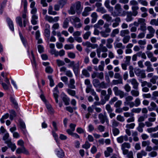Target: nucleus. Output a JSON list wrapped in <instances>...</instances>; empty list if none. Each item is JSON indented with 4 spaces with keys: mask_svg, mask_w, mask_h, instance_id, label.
Wrapping results in <instances>:
<instances>
[{
    "mask_svg": "<svg viewBox=\"0 0 158 158\" xmlns=\"http://www.w3.org/2000/svg\"><path fill=\"white\" fill-rule=\"evenodd\" d=\"M91 16L92 19H91V23H95L97 20L98 15L97 13L95 12L92 13L91 15Z\"/></svg>",
    "mask_w": 158,
    "mask_h": 158,
    "instance_id": "f3484780",
    "label": "nucleus"
},
{
    "mask_svg": "<svg viewBox=\"0 0 158 158\" xmlns=\"http://www.w3.org/2000/svg\"><path fill=\"white\" fill-rule=\"evenodd\" d=\"M64 48L66 50H69L73 48L74 46L73 44H66L64 45Z\"/></svg>",
    "mask_w": 158,
    "mask_h": 158,
    "instance_id": "680f3d73",
    "label": "nucleus"
},
{
    "mask_svg": "<svg viewBox=\"0 0 158 158\" xmlns=\"http://www.w3.org/2000/svg\"><path fill=\"white\" fill-rule=\"evenodd\" d=\"M113 41L114 39L112 38H109L107 40L106 46L108 48L111 49L112 48L113 46L111 44Z\"/></svg>",
    "mask_w": 158,
    "mask_h": 158,
    "instance_id": "f8f14e48",
    "label": "nucleus"
},
{
    "mask_svg": "<svg viewBox=\"0 0 158 158\" xmlns=\"http://www.w3.org/2000/svg\"><path fill=\"white\" fill-rule=\"evenodd\" d=\"M114 8L115 11L117 12V15H119L120 14H121L122 9L121 8V5L119 4H116L114 6Z\"/></svg>",
    "mask_w": 158,
    "mask_h": 158,
    "instance_id": "9d476101",
    "label": "nucleus"
},
{
    "mask_svg": "<svg viewBox=\"0 0 158 158\" xmlns=\"http://www.w3.org/2000/svg\"><path fill=\"white\" fill-rule=\"evenodd\" d=\"M16 152L18 154L23 153L27 155L29 154L28 151L24 147L18 148L16 151Z\"/></svg>",
    "mask_w": 158,
    "mask_h": 158,
    "instance_id": "39448f33",
    "label": "nucleus"
},
{
    "mask_svg": "<svg viewBox=\"0 0 158 158\" xmlns=\"http://www.w3.org/2000/svg\"><path fill=\"white\" fill-rule=\"evenodd\" d=\"M87 110L88 113L85 114V117L87 119H88L91 115V114L93 113L94 109L91 107L89 106L88 107Z\"/></svg>",
    "mask_w": 158,
    "mask_h": 158,
    "instance_id": "412c9836",
    "label": "nucleus"
},
{
    "mask_svg": "<svg viewBox=\"0 0 158 158\" xmlns=\"http://www.w3.org/2000/svg\"><path fill=\"white\" fill-rule=\"evenodd\" d=\"M93 83L94 87H97L99 86V85L100 84V82L98 79H95L93 80Z\"/></svg>",
    "mask_w": 158,
    "mask_h": 158,
    "instance_id": "a19ab883",
    "label": "nucleus"
},
{
    "mask_svg": "<svg viewBox=\"0 0 158 158\" xmlns=\"http://www.w3.org/2000/svg\"><path fill=\"white\" fill-rule=\"evenodd\" d=\"M21 4H23V5L24 13H26L27 11V0H22Z\"/></svg>",
    "mask_w": 158,
    "mask_h": 158,
    "instance_id": "7c9ffc66",
    "label": "nucleus"
},
{
    "mask_svg": "<svg viewBox=\"0 0 158 158\" xmlns=\"http://www.w3.org/2000/svg\"><path fill=\"white\" fill-rule=\"evenodd\" d=\"M104 23V21L100 19L98 21L97 23L94 25V27H98L99 25L102 26L103 25Z\"/></svg>",
    "mask_w": 158,
    "mask_h": 158,
    "instance_id": "774afa93",
    "label": "nucleus"
},
{
    "mask_svg": "<svg viewBox=\"0 0 158 158\" xmlns=\"http://www.w3.org/2000/svg\"><path fill=\"white\" fill-rule=\"evenodd\" d=\"M48 78L50 81V85L51 87H52L54 85V83L52 79V76L49 75L48 76Z\"/></svg>",
    "mask_w": 158,
    "mask_h": 158,
    "instance_id": "4d7b16f0",
    "label": "nucleus"
},
{
    "mask_svg": "<svg viewBox=\"0 0 158 158\" xmlns=\"http://www.w3.org/2000/svg\"><path fill=\"white\" fill-rule=\"evenodd\" d=\"M57 156L59 157L62 158L64 157V154L62 150L58 151L57 153Z\"/></svg>",
    "mask_w": 158,
    "mask_h": 158,
    "instance_id": "338daca9",
    "label": "nucleus"
},
{
    "mask_svg": "<svg viewBox=\"0 0 158 158\" xmlns=\"http://www.w3.org/2000/svg\"><path fill=\"white\" fill-rule=\"evenodd\" d=\"M67 2V0H60L59 1V5L62 8Z\"/></svg>",
    "mask_w": 158,
    "mask_h": 158,
    "instance_id": "bf43d9fd",
    "label": "nucleus"
},
{
    "mask_svg": "<svg viewBox=\"0 0 158 158\" xmlns=\"http://www.w3.org/2000/svg\"><path fill=\"white\" fill-rule=\"evenodd\" d=\"M6 21L10 30L12 31H14V29L13 21L9 18H6Z\"/></svg>",
    "mask_w": 158,
    "mask_h": 158,
    "instance_id": "2eb2a0df",
    "label": "nucleus"
},
{
    "mask_svg": "<svg viewBox=\"0 0 158 158\" xmlns=\"http://www.w3.org/2000/svg\"><path fill=\"white\" fill-rule=\"evenodd\" d=\"M50 26L48 25V28L45 29L44 30L45 35L48 39H49L50 36Z\"/></svg>",
    "mask_w": 158,
    "mask_h": 158,
    "instance_id": "c756f323",
    "label": "nucleus"
},
{
    "mask_svg": "<svg viewBox=\"0 0 158 158\" xmlns=\"http://www.w3.org/2000/svg\"><path fill=\"white\" fill-rule=\"evenodd\" d=\"M114 21L115 22L113 23L112 25V26L114 28L116 27L119 25L121 20L120 17H117L114 19Z\"/></svg>",
    "mask_w": 158,
    "mask_h": 158,
    "instance_id": "ddd939ff",
    "label": "nucleus"
},
{
    "mask_svg": "<svg viewBox=\"0 0 158 158\" xmlns=\"http://www.w3.org/2000/svg\"><path fill=\"white\" fill-rule=\"evenodd\" d=\"M72 5H75V7H76L77 13V14L80 13L82 9H81V2L79 1H77L75 4Z\"/></svg>",
    "mask_w": 158,
    "mask_h": 158,
    "instance_id": "9b49d317",
    "label": "nucleus"
},
{
    "mask_svg": "<svg viewBox=\"0 0 158 158\" xmlns=\"http://www.w3.org/2000/svg\"><path fill=\"white\" fill-rule=\"evenodd\" d=\"M69 19L71 23H77L80 22L81 20L80 19L77 17H69Z\"/></svg>",
    "mask_w": 158,
    "mask_h": 158,
    "instance_id": "a211bd4d",
    "label": "nucleus"
},
{
    "mask_svg": "<svg viewBox=\"0 0 158 158\" xmlns=\"http://www.w3.org/2000/svg\"><path fill=\"white\" fill-rule=\"evenodd\" d=\"M67 92L68 94L72 96H74L76 94V91L74 90H73L70 89H67Z\"/></svg>",
    "mask_w": 158,
    "mask_h": 158,
    "instance_id": "8fccbe9b",
    "label": "nucleus"
},
{
    "mask_svg": "<svg viewBox=\"0 0 158 158\" xmlns=\"http://www.w3.org/2000/svg\"><path fill=\"white\" fill-rule=\"evenodd\" d=\"M130 39V37L129 35H127L124 37L123 39V42L124 44H126L128 43Z\"/></svg>",
    "mask_w": 158,
    "mask_h": 158,
    "instance_id": "a18cd8bd",
    "label": "nucleus"
},
{
    "mask_svg": "<svg viewBox=\"0 0 158 158\" xmlns=\"http://www.w3.org/2000/svg\"><path fill=\"white\" fill-rule=\"evenodd\" d=\"M75 83V81L74 79H70L69 81V83L68 85V87L72 89H75V86L74 85Z\"/></svg>",
    "mask_w": 158,
    "mask_h": 158,
    "instance_id": "dca6fc26",
    "label": "nucleus"
},
{
    "mask_svg": "<svg viewBox=\"0 0 158 158\" xmlns=\"http://www.w3.org/2000/svg\"><path fill=\"white\" fill-rule=\"evenodd\" d=\"M68 12L69 14L71 15H74L76 11L75 9V5H72Z\"/></svg>",
    "mask_w": 158,
    "mask_h": 158,
    "instance_id": "79ce46f5",
    "label": "nucleus"
},
{
    "mask_svg": "<svg viewBox=\"0 0 158 158\" xmlns=\"http://www.w3.org/2000/svg\"><path fill=\"white\" fill-rule=\"evenodd\" d=\"M138 19V23H139V25H140V26L146 25V24L145 23V19L143 18H139Z\"/></svg>",
    "mask_w": 158,
    "mask_h": 158,
    "instance_id": "603ef678",
    "label": "nucleus"
},
{
    "mask_svg": "<svg viewBox=\"0 0 158 158\" xmlns=\"http://www.w3.org/2000/svg\"><path fill=\"white\" fill-rule=\"evenodd\" d=\"M19 35L21 39V40L24 45L26 47L27 45V42L24 38L23 37L22 34L20 32H19Z\"/></svg>",
    "mask_w": 158,
    "mask_h": 158,
    "instance_id": "f704fd0d",
    "label": "nucleus"
},
{
    "mask_svg": "<svg viewBox=\"0 0 158 158\" xmlns=\"http://www.w3.org/2000/svg\"><path fill=\"white\" fill-rule=\"evenodd\" d=\"M131 95L135 97H137L139 96V92L137 90H132L131 91Z\"/></svg>",
    "mask_w": 158,
    "mask_h": 158,
    "instance_id": "4c0bfd02",
    "label": "nucleus"
},
{
    "mask_svg": "<svg viewBox=\"0 0 158 158\" xmlns=\"http://www.w3.org/2000/svg\"><path fill=\"white\" fill-rule=\"evenodd\" d=\"M97 77L100 80H102L104 79V73L102 72L100 73L97 72Z\"/></svg>",
    "mask_w": 158,
    "mask_h": 158,
    "instance_id": "0e129e2a",
    "label": "nucleus"
},
{
    "mask_svg": "<svg viewBox=\"0 0 158 158\" xmlns=\"http://www.w3.org/2000/svg\"><path fill=\"white\" fill-rule=\"evenodd\" d=\"M133 19L132 17L131 12L128 13L127 14V18L125 19L126 21L127 22H129L132 21Z\"/></svg>",
    "mask_w": 158,
    "mask_h": 158,
    "instance_id": "cd10ccee",
    "label": "nucleus"
},
{
    "mask_svg": "<svg viewBox=\"0 0 158 158\" xmlns=\"http://www.w3.org/2000/svg\"><path fill=\"white\" fill-rule=\"evenodd\" d=\"M150 24L153 25L158 26V18L157 19H152L150 22Z\"/></svg>",
    "mask_w": 158,
    "mask_h": 158,
    "instance_id": "3c124183",
    "label": "nucleus"
},
{
    "mask_svg": "<svg viewBox=\"0 0 158 158\" xmlns=\"http://www.w3.org/2000/svg\"><path fill=\"white\" fill-rule=\"evenodd\" d=\"M107 48L106 46H104L101 48H98L97 49L100 52H106L108 51Z\"/></svg>",
    "mask_w": 158,
    "mask_h": 158,
    "instance_id": "6e6d98bb",
    "label": "nucleus"
},
{
    "mask_svg": "<svg viewBox=\"0 0 158 158\" xmlns=\"http://www.w3.org/2000/svg\"><path fill=\"white\" fill-rule=\"evenodd\" d=\"M62 100L65 105H68L69 104L70 99L66 95H64L62 98Z\"/></svg>",
    "mask_w": 158,
    "mask_h": 158,
    "instance_id": "b1692460",
    "label": "nucleus"
},
{
    "mask_svg": "<svg viewBox=\"0 0 158 158\" xmlns=\"http://www.w3.org/2000/svg\"><path fill=\"white\" fill-rule=\"evenodd\" d=\"M158 131V125L154 127H150L147 129V131L149 133L155 132Z\"/></svg>",
    "mask_w": 158,
    "mask_h": 158,
    "instance_id": "5701e85b",
    "label": "nucleus"
},
{
    "mask_svg": "<svg viewBox=\"0 0 158 158\" xmlns=\"http://www.w3.org/2000/svg\"><path fill=\"white\" fill-rule=\"evenodd\" d=\"M135 73L136 76L140 78H144L146 77L145 70H144L138 69L135 70Z\"/></svg>",
    "mask_w": 158,
    "mask_h": 158,
    "instance_id": "f03ea898",
    "label": "nucleus"
},
{
    "mask_svg": "<svg viewBox=\"0 0 158 158\" xmlns=\"http://www.w3.org/2000/svg\"><path fill=\"white\" fill-rule=\"evenodd\" d=\"M92 10L93 9L91 7H86L84 8V11L82 13V15L83 16H86L89 15V12Z\"/></svg>",
    "mask_w": 158,
    "mask_h": 158,
    "instance_id": "1a4fd4ad",
    "label": "nucleus"
},
{
    "mask_svg": "<svg viewBox=\"0 0 158 158\" xmlns=\"http://www.w3.org/2000/svg\"><path fill=\"white\" fill-rule=\"evenodd\" d=\"M112 132L114 136H116L120 133L119 130L116 127H114L112 128Z\"/></svg>",
    "mask_w": 158,
    "mask_h": 158,
    "instance_id": "c9c22d12",
    "label": "nucleus"
},
{
    "mask_svg": "<svg viewBox=\"0 0 158 158\" xmlns=\"http://www.w3.org/2000/svg\"><path fill=\"white\" fill-rule=\"evenodd\" d=\"M148 30L149 31V33L154 34L155 30L154 28L151 26H149L147 27Z\"/></svg>",
    "mask_w": 158,
    "mask_h": 158,
    "instance_id": "864d4df0",
    "label": "nucleus"
},
{
    "mask_svg": "<svg viewBox=\"0 0 158 158\" xmlns=\"http://www.w3.org/2000/svg\"><path fill=\"white\" fill-rule=\"evenodd\" d=\"M119 123L115 120H113L112 121V127L113 128L115 127L118 126Z\"/></svg>",
    "mask_w": 158,
    "mask_h": 158,
    "instance_id": "13d9d810",
    "label": "nucleus"
},
{
    "mask_svg": "<svg viewBox=\"0 0 158 158\" xmlns=\"http://www.w3.org/2000/svg\"><path fill=\"white\" fill-rule=\"evenodd\" d=\"M90 144L88 141H86L85 143L82 146V148L87 149L90 148Z\"/></svg>",
    "mask_w": 158,
    "mask_h": 158,
    "instance_id": "09e8293b",
    "label": "nucleus"
},
{
    "mask_svg": "<svg viewBox=\"0 0 158 158\" xmlns=\"http://www.w3.org/2000/svg\"><path fill=\"white\" fill-rule=\"evenodd\" d=\"M45 72L48 73H52L53 72V69L50 66H47L45 68Z\"/></svg>",
    "mask_w": 158,
    "mask_h": 158,
    "instance_id": "de8ad7c7",
    "label": "nucleus"
},
{
    "mask_svg": "<svg viewBox=\"0 0 158 158\" xmlns=\"http://www.w3.org/2000/svg\"><path fill=\"white\" fill-rule=\"evenodd\" d=\"M79 68V62L77 64H76L73 67V70L76 75L78 73V70Z\"/></svg>",
    "mask_w": 158,
    "mask_h": 158,
    "instance_id": "4be33fe9",
    "label": "nucleus"
},
{
    "mask_svg": "<svg viewBox=\"0 0 158 158\" xmlns=\"http://www.w3.org/2000/svg\"><path fill=\"white\" fill-rule=\"evenodd\" d=\"M147 153L144 150H142L137 154V158H142L143 157L146 156Z\"/></svg>",
    "mask_w": 158,
    "mask_h": 158,
    "instance_id": "6ab92c4d",
    "label": "nucleus"
},
{
    "mask_svg": "<svg viewBox=\"0 0 158 158\" xmlns=\"http://www.w3.org/2000/svg\"><path fill=\"white\" fill-rule=\"evenodd\" d=\"M96 11L101 13L102 14H104L107 12L106 10L103 7H101L97 8Z\"/></svg>",
    "mask_w": 158,
    "mask_h": 158,
    "instance_id": "58836bf2",
    "label": "nucleus"
},
{
    "mask_svg": "<svg viewBox=\"0 0 158 158\" xmlns=\"http://www.w3.org/2000/svg\"><path fill=\"white\" fill-rule=\"evenodd\" d=\"M133 99V98L132 96H128L126 97L125 98V101L124 102V103L125 105L127 103L131 102Z\"/></svg>",
    "mask_w": 158,
    "mask_h": 158,
    "instance_id": "c85d7f7f",
    "label": "nucleus"
},
{
    "mask_svg": "<svg viewBox=\"0 0 158 158\" xmlns=\"http://www.w3.org/2000/svg\"><path fill=\"white\" fill-rule=\"evenodd\" d=\"M5 143L7 144L8 147L11 148L13 152L16 149V146L15 144L12 143L10 139L7 140L5 141Z\"/></svg>",
    "mask_w": 158,
    "mask_h": 158,
    "instance_id": "20e7f679",
    "label": "nucleus"
},
{
    "mask_svg": "<svg viewBox=\"0 0 158 158\" xmlns=\"http://www.w3.org/2000/svg\"><path fill=\"white\" fill-rule=\"evenodd\" d=\"M20 127L23 131H25L26 129V126L25 123L23 121H20L19 123Z\"/></svg>",
    "mask_w": 158,
    "mask_h": 158,
    "instance_id": "69168bd1",
    "label": "nucleus"
},
{
    "mask_svg": "<svg viewBox=\"0 0 158 158\" xmlns=\"http://www.w3.org/2000/svg\"><path fill=\"white\" fill-rule=\"evenodd\" d=\"M91 32L90 31H87L83 35V38L85 40L88 39L89 36L90 35Z\"/></svg>",
    "mask_w": 158,
    "mask_h": 158,
    "instance_id": "052dcab7",
    "label": "nucleus"
},
{
    "mask_svg": "<svg viewBox=\"0 0 158 158\" xmlns=\"http://www.w3.org/2000/svg\"><path fill=\"white\" fill-rule=\"evenodd\" d=\"M110 0H106L104 2V5L108 9V11L111 13L112 15L113 16H115L114 15L112 12L114 10L113 7L110 5Z\"/></svg>",
    "mask_w": 158,
    "mask_h": 158,
    "instance_id": "7ed1b4c3",
    "label": "nucleus"
},
{
    "mask_svg": "<svg viewBox=\"0 0 158 158\" xmlns=\"http://www.w3.org/2000/svg\"><path fill=\"white\" fill-rule=\"evenodd\" d=\"M102 99L100 101V103L101 105L104 104L107 101L109 100L110 98V97L109 95L106 96L104 97V98H103L102 96H101Z\"/></svg>",
    "mask_w": 158,
    "mask_h": 158,
    "instance_id": "393cba45",
    "label": "nucleus"
},
{
    "mask_svg": "<svg viewBox=\"0 0 158 158\" xmlns=\"http://www.w3.org/2000/svg\"><path fill=\"white\" fill-rule=\"evenodd\" d=\"M69 20V17L65 19L63 24V27L64 28H66L68 27Z\"/></svg>",
    "mask_w": 158,
    "mask_h": 158,
    "instance_id": "a878e982",
    "label": "nucleus"
},
{
    "mask_svg": "<svg viewBox=\"0 0 158 158\" xmlns=\"http://www.w3.org/2000/svg\"><path fill=\"white\" fill-rule=\"evenodd\" d=\"M129 31L127 30H121L120 32V35L122 37H125L126 35L129 34Z\"/></svg>",
    "mask_w": 158,
    "mask_h": 158,
    "instance_id": "72a5a7b5",
    "label": "nucleus"
},
{
    "mask_svg": "<svg viewBox=\"0 0 158 158\" xmlns=\"http://www.w3.org/2000/svg\"><path fill=\"white\" fill-rule=\"evenodd\" d=\"M113 91L115 95L119 96L120 98H122L126 96V93L123 91L119 89L117 86H114L113 88Z\"/></svg>",
    "mask_w": 158,
    "mask_h": 158,
    "instance_id": "f257e3e1",
    "label": "nucleus"
},
{
    "mask_svg": "<svg viewBox=\"0 0 158 158\" xmlns=\"http://www.w3.org/2000/svg\"><path fill=\"white\" fill-rule=\"evenodd\" d=\"M82 73L83 75L86 77H89L90 76L89 73L85 69H83L82 71Z\"/></svg>",
    "mask_w": 158,
    "mask_h": 158,
    "instance_id": "e2e57ef3",
    "label": "nucleus"
},
{
    "mask_svg": "<svg viewBox=\"0 0 158 158\" xmlns=\"http://www.w3.org/2000/svg\"><path fill=\"white\" fill-rule=\"evenodd\" d=\"M102 18L107 22H113V21L112 17L108 14H105L103 15L102 16Z\"/></svg>",
    "mask_w": 158,
    "mask_h": 158,
    "instance_id": "4468645a",
    "label": "nucleus"
},
{
    "mask_svg": "<svg viewBox=\"0 0 158 158\" xmlns=\"http://www.w3.org/2000/svg\"><path fill=\"white\" fill-rule=\"evenodd\" d=\"M129 70L130 76L131 77H134L135 75L133 72V67L131 65L130 66L129 68Z\"/></svg>",
    "mask_w": 158,
    "mask_h": 158,
    "instance_id": "ea45409f",
    "label": "nucleus"
},
{
    "mask_svg": "<svg viewBox=\"0 0 158 158\" xmlns=\"http://www.w3.org/2000/svg\"><path fill=\"white\" fill-rule=\"evenodd\" d=\"M129 81L133 85V88L135 89L138 90L139 83L137 80L135 78H133L130 80Z\"/></svg>",
    "mask_w": 158,
    "mask_h": 158,
    "instance_id": "0eeeda50",
    "label": "nucleus"
},
{
    "mask_svg": "<svg viewBox=\"0 0 158 158\" xmlns=\"http://www.w3.org/2000/svg\"><path fill=\"white\" fill-rule=\"evenodd\" d=\"M56 62L57 65L59 67L64 66L65 64V63L63 61L60 60H57Z\"/></svg>",
    "mask_w": 158,
    "mask_h": 158,
    "instance_id": "5fc2aeb1",
    "label": "nucleus"
},
{
    "mask_svg": "<svg viewBox=\"0 0 158 158\" xmlns=\"http://www.w3.org/2000/svg\"><path fill=\"white\" fill-rule=\"evenodd\" d=\"M113 152L112 149L110 147H107L106 150L104 152L105 156L106 157H108L110 155L111 153Z\"/></svg>",
    "mask_w": 158,
    "mask_h": 158,
    "instance_id": "aec40b11",
    "label": "nucleus"
},
{
    "mask_svg": "<svg viewBox=\"0 0 158 158\" xmlns=\"http://www.w3.org/2000/svg\"><path fill=\"white\" fill-rule=\"evenodd\" d=\"M116 139L118 143H121L123 142L124 140L127 141L128 140V137L126 135L124 136L121 135L117 137Z\"/></svg>",
    "mask_w": 158,
    "mask_h": 158,
    "instance_id": "6e6552de",
    "label": "nucleus"
},
{
    "mask_svg": "<svg viewBox=\"0 0 158 158\" xmlns=\"http://www.w3.org/2000/svg\"><path fill=\"white\" fill-rule=\"evenodd\" d=\"M16 22L20 27H23L22 19L20 17H17L16 18Z\"/></svg>",
    "mask_w": 158,
    "mask_h": 158,
    "instance_id": "2f4dec72",
    "label": "nucleus"
},
{
    "mask_svg": "<svg viewBox=\"0 0 158 158\" xmlns=\"http://www.w3.org/2000/svg\"><path fill=\"white\" fill-rule=\"evenodd\" d=\"M45 19L49 23H53V18L51 16L46 15L45 16Z\"/></svg>",
    "mask_w": 158,
    "mask_h": 158,
    "instance_id": "49530a36",
    "label": "nucleus"
},
{
    "mask_svg": "<svg viewBox=\"0 0 158 158\" xmlns=\"http://www.w3.org/2000/svg\"><path fill=\"white\" fill-rule=\"evenodd\" d=\"M31 63L32 64L35 66H36V62L35 58V57L34 55L33 54V52L32 51L31 52Z\"/></svg>",
    "mask_w": 158,
    "mask_h": 158,
    "instance_id": "37998d69",
    "label": "nucleus"
},
{
    "mask_svg": "<svg viewBox=\"0 0 158 158\" xmlns=\"http://www.w3.org/2000/svg\"><path fill=\"white\" fill-rule=\"evenodd\" d=\"M112 83L113 85H116L119 84H123L122 79L113 80L112 81Z\"/></svg>",
    "mask_w": 158,
    "mask_h": 158,
    "instance_id": "e433bc0d",
    "label": "nucleus"
},
{
    "mask_svg": "<svg viewBox=\"0 0 158 158\" xmlns=\"http://www.w3.org/2000/svg\"><path fill=\"white\" fill-rule=\"evenodd\" d=\"M119 30L118 29H115L112 31L111 33L110 34V36L112 37H114L118 33Z\"/></svg>",
    "mask_w": 158,
    "mask_h": 158,
    "instance_id": "c03bdc74",
    "label": "nucleus"
},
{
    "mask_svg": "<svg viewBox=\"0 0 158 158\" xmlns=\"http://www.w3.org/2000/svg\"><path fill=\"white\" fill-rule=\"evenodd\" d=\"M10 113V118L11 120H13L14 117L16 116V113L14 110H9Z\"/></svg>",
    "mask_w": 158,
    "mask_h": 158,
    "instance_id": "bb28decb",
    "label": "nucleus"
},
{
    "mask_svg": "<svg viewBox=\"0 0 158 158\" xmlns=\"http://www.w3.org/2000/svg\"><path fill=\"white\" fill-rule=\"evenodd\" d=\"M98 118L101 123L103 124L105 121L108 122V120L107 118V116L103 114L102 113H100L98 115Z\"/></svg>",
    "mask_w": 158,
    "mask_h": 158,
    "instance_id": "423d86ee",
    "label": "nucleus"
},
{
    "mask_svg": "<svg viewBox=\"0 0 158 158\" xmlns=\"http://www.w3.org/2000/svg\"><path fill=\"white\" fill-rule=\"evenodd\" d=\"M131 148V145L128 143L125 142L121 145V149H125V148Z\"/></svg>",
    "mask_w": 158,
    "mask_h": 158,
    "instance_id": "473e14b6",
    "label": "nucleus"
}]
</instances>
